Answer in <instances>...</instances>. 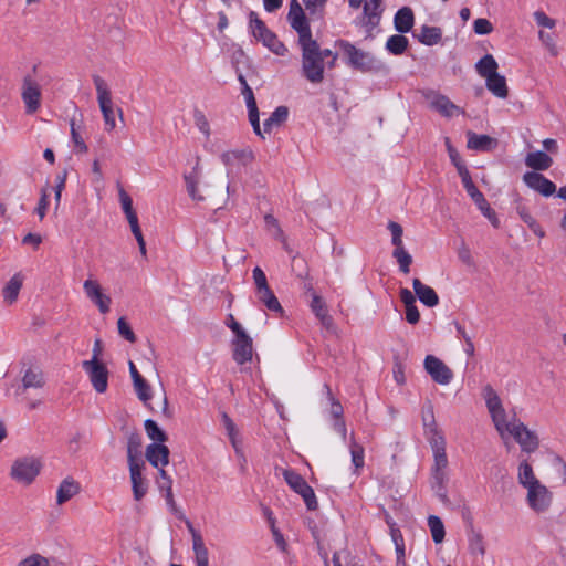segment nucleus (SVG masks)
I'll return each instance as SVG.
<instances>
[{
    "instance_id": "obj_17",
    "label": "nucleus",
    "mask_w": 566,
    "mask_h": 566,
    "mask_svg": "<svg viewBox=\"0 0 566 566\" xmlns=\"http://www.w3.org/2000/svg\"><path fill=\"white\" fill-rule=\"evenodd\" d=\"M146 459L155 467H165L169 462V449L161 443H150L146 448Z\"/></svg>"
},
{
    "instance_id": "obj_52",
    "label": "nucleus",
    "mask_w": 566,
    "mask_h": 566,
    "mask_svg": "<svg viewBox=\"0 0 566 566\" xmlns=\"http://www.w3.org/2000/svg\"><path fill=\"white\" fill-rule=\"evenodd\" d=\"M71 137H72V140L74 143V147H75V150L76 153H81V154H84L87 151V145L85 144L84 139L82 138V136L80 135L76 126H75V120L72 119L71 120Z\"/></svg>"
},
{
    "instance_id": "obj_62",
    "label": "nucleus",
    "mask_w": 566,
    "mask_h": 566,
    "mask_svg": "<svg viewBox=\"0 0 566 566\" xmlns=\"http://www.w3.org/2000/svg\"><path fill=\"white\" fill-rule=\"evenodd\" d=\"M233 154H235V160L241 161L244 166L254 159V154L249 148L233 150Z\"/></svg>"
},
{
    "instance_id": "obj_13",
    "label": "nucleus",
    "mask_w": 566,
    "mask_h": 566,
    "mask_svg": "<svg viewBox=\"0 0 566 566\" xmlns=\"http://www.w3.org/2000/svg\"><path fill=\"white\" fill-rule=\"evenodd\" d=\"M83 289L86 296L98 307L102 314L109 312L112 300L102 292V287L96 280H86Z\"/></svg>"
},
{
    "instance_id": "obj_50",
    "label": "nucleus",
    "mask_w": 566,
    "mask_h": 566,
    "mask_svg": "<svg viewBox=\"0 0 566 566\" xmlns=\"http://www.w3.org/2000/svg\"><path fill=\"white\" fill-rule=\"evenodd\" d=\"M291 266L298 279H308V268L303 258L298 255L293 256Z\"/></svg>"
},
{
    "instance_id": "obj_59",
    "label": "nucleus",
    "mask_w": 566,
    "mask_h": 566,
    "mask_svg": "<svg viewBox=\"0 0 566 566\" xmlns=\"http://www.w3.org/2000/svg\"><path fill=\"white\" fill-rule=\"evenodd\" d=\"M252 273L256 286V292L270 287L268 284L266 275L261 268H254Z\"/></svg>"
},
{
    "instance_id": "obj_47",
    "label": "nucleus",
    "mask_w": 566,
    "mask_h": 566,
    "mask_svg": "<svg viewBox=\"0 0 566 566\" xmlns=\"http://www.w3.org/2000/svg\"><path fill=\"white\" fill-rule=\"evenodd\" d=\"M388 230L391 233V243L395 247V249L405 248L403 242H402V234H403L402 227L395 221H389Z\"/></svg>"
},
{
    "instance_id": "obj_4",
    "label": "nucleus",
    "mask_w": 566,
    "mask_h": 566,
    "mask_svg": "<svg viewBox=\"0 0 566 566\" xmlns=\"http://www.w3.org/2000/svg\"><path fill=\"white\" fill-rule=\"evenodd\" d=\"M41 461L35 457H20L10 469V478L19 484L30 485L40 474Z\"/></svg>"
},
{
    "instance_id": "obj_44",
    "label": "nucleus",
    "mask_w": 566,
    "mask_h": 566,
    "mask_svg": "<svg viewBox=\"0 0 566 566\" xmlns=\"http://www.w3.org/2000/svg\"><path fill=\"white\" fill-rule=\"evenodd\" d=\"M542 490L536 491L533 502H528L530 506L538 512L546 510L549 505V497L547 496V489L539 483Z\"/></svg>"
},
{
    "instance_id": "obj_7",
    "label": "nucleus",
    "mask_w": 566,
    "mask_h": 566,
    "mask_svg": "<svg viewBox=\"0 0 566 566\" xmlns=\"http://www.w3.org/2000/svg\"><path fill=\"white\" fill-rule=\"evenodd\" d=\"M96 92H97V101L99 104L101 112L103 114V118L105 122L106 130H113L116 126L115 123V111L113 108V102L111 97V92L107 88L105 81L95 75L93 77Z\"/></svg>"
},
{
    "instance_id": "obj_29",
    "label": "nucleus",
    "mask_w": 566,
    "mask_h": 566,
    "mask_svg": "<svg viewBox=\"0 0 566 566\" xmlns=\"http://www.w3.org/2000/svg\"><path fill=\"white\" fill-rule=\"evenodd\" d=\"M415 23V15L412 10L409 7H402L399 9L394 18V24L395 29L399 33H407L409 32Z\"/></svg>"
},
{
    "instance_id": "obj_19",
    "label": "nucleus",
    "mask_w": 566,
    "mask_h": 566,
    "mask_svg": "<svg viewBox=\"0 0 566 566\" xmlns=\"http://www.w3.org/2000/svg\"><path fill=\"white\" fill-rule=\"evenodd\" d=\"M144 465V462L129 465L133 495L136 501H140L147 493V485L142 473Z\"/></svg>"
},
{
    "instance_id": "obj_63",
    "label": "nucleus",
    "mask_w": 566,
    "mask_h": 566,
    "mask_svg": "<svg viewBox=\"0 0 566 566\" xmlns=\"http://www.w3.org/2000/svg\"><path fill=\"white\" fill-rule=\"evenodd\" d=\"M538 35H539L541 41L547 46L549 52L553 55H556L557 54V50H556V45H555V42H554L553 34L548 33V32H545V31H539Z\"/></svg>"
},
{
    "instance_id": "obj_38",
    "label": "nucleus",
    "mask_w": 566,
    "mask_h": 566,
    "mask_svg": "<svg viewBox=\"0 0 566 566\" xmlns=\"http://www.w3.org/2000/svg\"><path fill=\"white\" fill-rule=\"evenodd\" d=\"M259 301L271 312L283 314L284 310L270 287L256 292Z\"/></svg>"
},
{
    "instance_id": "obj_1",
    "label": "nucleus",
    "mask_w": 566,
    "mask_h": 566,
    "mask_svg": "<svg viewBox=\"0 0 566 566\" xmlns=\"http://www.w3.org/2000/svg\"><path fill=\"white\" fill-rule=\"evenodd\" d=\"M336 46L343 52V57L347 66L361 73H386L388 66L380 59L376 57L371 52L356 48L346 40L336 41Z\"/></svg>"
},
{
    "instance_id": "obj_15",
    "label": "nucleus",
    "mask_w": 566,
    "mask_h": 566,
    "mask_svg": "<svg viewBox=\"0 0 566 566\" xmlns=\"http://www.w3.org/2000/svg\"><path fill=\"white\" fill-rule=\"evenodd\" d=\"M518 482L528 491L527 501L533 502L536 491L542 489L539 488V481L534 475L533 468L527 460H523L518 465Z\"/></svg>"
},
{
    "instance_id": "obj_14",
    "label": "nucleus",
    "mask_w": 566,
    "mask_h": 566,
    "mask_svg": "<svg viewBox=\"0 0 566 566\" xmlns=\"http://www.w3.org/2000/svg\"><path fill=\"white\" fill-rule=\"evenodd\" d=\"M524 184L541 193L544 197H549L555 193L556 186L553 181L547 179L544 175L536 171H527L523 175Z\"/></svg>"
},
{
    "instance_id": "obj_3",
    "label": "nucleus",
    "mask_w": 566,
    "mask_h": 566,
    "mask_svg": "<svg viewBox=\"0 0 566 566\" xmlns=\"http://www.w3.org/2000/svg\"><path fill=\"white\" fill-rule=\"evenodd\" d=\"M249 18L253 36L261 41L263 45L274 54L283 56L287 52V49L284 43L277 39L276 34L268 29L265 23L254 11L250 12Z\"/></svg>"
},
{
    "instance_id": "obj_55",
    "label": "nucleus",
    "mask_w": 566,
    "mask_h": 566,
    "mask_svg": "<svg viewBox=\"0 0 566 566\" xmlns=\"http://www.w3.org/2000/svg\"><path fill=\"white\" fill-rule=\"evenodd\" d=\"M268 518H269V522L271 524V528H272V533H273V536H274V541L276 543V545L279 546V548L282 551V552H285L286 551V542L282 535V533L275 527L274 525V518H272V512L269 511L268 513Z\"/></svg>"
},
{
    "instance_id": "obj_2",
    "label": "nucleus",
    "mask_w": 566,
    "mask_h": 566,
    "mask_svg": "<svg viewBox=\"0 0 566 566\" xmlns=\"http://www.w3.org/2000/svg\"><path fill=\"white\" fill-rule=\"evenodd\" d=\"M302 51V74L313 84L322 83L324 80L325 62L321 56V48L317 41L304 43Z\"/></svg>"
},
{
    "instance_id": "obj_42",
    "label": "nucleus",
    "mask_w": 566,
    "mask_h": 566,
    "mask_svg": "<svg viewBox=\"0 0 566 566\" xmlns=\"http://www.w3.org/2000/svg\"><path fill=\"white\" fill-rule=\"evenodd\" d=\"M147 436L155 441L154 443H164L167 441V434L158 427L156 421L147 419L144 423Z\"/></svg>"
},
{
    "instance_id": "obj_6",
    "label": "nucleus",
    "mask_w": 566,
    "mask_h": 566,
    "mask_svg": "<svg viewBox=\"0 0 566 566\" xmlns=\"http://www.w3.org/2000/svg\"><path fill=\"white\" fill-rule=\"evenodd\" d=\"M287 20L291 28L298 34L300 45L315 41L312 36L308 19L297 0L291 1Z\"/></svg>"
},
{
    "instance_id": "obj_12",
    "label": "nucleus",
    "mask_w": 566,
    "mask_h": 566,
    "mask_svg": "<svg viewBox=\"0 0 566 566\" xmlns=\"http://www.w3.org/2000/svg\"><path fill=\"white\" fill-rule=\"evenodd\" d=\"M424 369L440 385H448L453 378L452 370L438 357L428 355L424 358Z\"/></svg>"
},
{
    "instance_id": "obj_36",
    "label": "nucleus",
    "mask_w": 566,
    "mask_h": 566,
    "mask_svg": "<svg viewBox=\"0 0 566 566\" xmlns=\"http://www.w3.org/2000/svg\"><path fill=\"white\" fill-rule=\"evenodd\" d=\"M23 277L20 273L14 274L6 284L2 291L3 298L7 303L12 304L17 301L19 292L22 287Z\"/></svg>"
},
{
    "instance_id": "obj_51",
    "label": "nucleus",
    "mask_w": 566,
    "mask_h": 566,
    "mask_svg": "<svg viewBox=\"0 0 566 566\" xmlns=\"http://www.w3.org/2000/svg\"><path fill=\"white\" fill-rule=\"evenodd\" d=\"M484 391L486 392V407L490 413L503 407L501 399L499 398V396L495 394L491 386H486L484 388Z\"/></svg>"
},
{
    "instance_id": "obj_41",
    "label": "nucleus",
    "mask_w": 566,
    "mask_h": 566,
    "mask_svg": "<svg viewBox=\"0 0 566 566\" xmlns=\"http://www.w3.org/2000/svg\"><path fill=\"white\" fill-rule=\"evenodd\" d=\"M428 526L430 528L433 542L436 544L442 543L446 536V531L441 518L436 515H430L428 517Z\"/></svg>"
},
{
    "instance_id": "obj_58",
    "label": "nucleus",
    "mask_w": 566,
    "mask_h": 566,
    "mask_svg": "<svg viewBox=\"0 0 566 566\" xmlns=\"http://www.w3.org/2000/svg\"><path fill=\"white\" fill-rule=\"evenodd\" d=\"M193 118L198 129L208 137L210 135V126L205 114L201 111H196L193 114Z\"/></svg>"
},
{
    "instance_id": "obj_20",
    "label": "nucleus",
    "mask_w": 566,
    "mask_h": 566,
    "mask_svg": "<svg viewBox=\"0 0 566 566\" xmlns=\"http://www.w3.org/2000/svg\"><path fill=\"white\" fill-rule=\"evenodd\" d=\"M492 421L494 423L495 429L497 430L501 438L504 440L505 446L510 449L509 443L506 442V438L509 432L511 431V427H514L518 421L515 416H513L511 421L506 420V412L504 408H500L499 410L490 413Z\"/></svg>"
},
{
    "instance_id": "obj_28",
    "label": "nucleus",
    "mask_w": 566,
    "mask_h": 566,
    "mask_svg": "<svg viewBox=\"0 0 566 566\" xmlns=\"http://www.w3.org/2000/svg\"><path fill=\"white\" fill-rule=\"evenodd\" d=\"M80 484L73 478L64 479L57 488L56 503L59 505L64 504L74 495H76L80 492Z\"/></svg>"
},
{
    "instance_id": "obj_46",
    "label": "nucleus",
    "mask_w": 566,
    "mask_h": 566,
    "mask_svg": "<svg viewBox=\"0 0 566 566\" xmlns=\"http://www.w3.org/2000/svg\"><path fill=\"white\" fill-rule=\"evenodd\" d=\"M446 481H447V476L439 474L438 478H432V483H431V488H432L434 494L444 504L449 503V497L447 495V489H446Z\"/></svg>"
},
{
    "instance_id": "obj_64",
    "label": "nucleus",
    "mask_w": 566,
    "mask_h": 566,
    "mask_svg": "<svg viewBox=\"0 0 566 566\" xmlns=\"http://www.w3.org/2000/svg\"><path fill=\"white\" fill-rule=\"evenodd\" d=\"M553 462H554V467L556 468V470L562 479V482L565 484L566 483V462L559 455H555Z\"/></svg>"
},
{
    "instance_id": "obj_22",
    "label": "nucleus",
    "mask_w": 566,
    "mask_h": 566,
    "mask_svg": "<svg viewBox=\"0 0 566 566\" xmlns=\"http://www.w3.org/2000/svg\"><path fill=\"white\" fill-rule=\"evenodd\" d=\"M430 104L432 108L446 117H452L463 113L459 106L453 104L447 96L441 94H434Z\"/></svg>"
},
{
    "instance_id": "obj_11",
    "label": "nucleus",
    "mask_w": 566,
    "mask_h": 566,
    "mask_svg": "<svg viewBox=\"0 0 566 566\" xmlns=\"http://www.w3.org/2000/svg\"><path fill=\"white\" fill-rule=\"evenodd\" d=\"M231 346L232 358L238 365H244L252 360L253 342L247 332L234 336L231 342Z\"/></svg>"
},
{
    "instance_id": "obj_56",
    "label": "nucleus",
    "mask_w": 566,
    "mask_h": 566,
    "mask_svg": "<svg viewBox=\"0 0 566 566\" xmlns=\"http://www.w3.org/2000/svg\"><path fill=\"white\" fill-rule=\"evenodd\" d=\"M17 566H49V560L40 554H32L22 559Z\"/></svg>"
},
{
    "instance_id": "obj_35",
    "label": "nucleus",
    "mask_w": 566,
    "mask_h": 566,
    "mask_svg": "<svg viewBox=\"0 0 566 566\" xmlns=\"http://www.w3.org/2000/svg\"><path fill=\"white\" fill-rule=\"evenodd\" d=\"M381 0H366L364 4V14L367 17L366 25L369 29L375 28L380 20Z\"/></svg>"
},
{
    "instance_id": "obj_24",
    "label": "nucleus",
    "mask_w": 566,
    "mask_h": 566,
    "mask_svg": "<svg viewBox=\"0 0 566 566\" xmlns=\"http://www.w3.org/2000/svg\"><path fill=\"white\" fill-rule=\"evenodd\" d=\"M497 146V140L489 135L468 132V148L478 151H491Z\"/></svg>"
},
{
    "instance_id": "obj_25",
    "label": "nucleus",
    "mask_w": 566,
    "mask_h": 566,
    "mask_svg": "<svg viewBox=\"0 0 566 566\" xmlns=\"http://www.w3.org/2000/svg\"><path fill=\"white\" fill-rule=\"evenodd\" d=\"M525 165L533 171H543L551 168L553 159L547 153L537 150L528 153L525 157Z\"/></svg>"
},
{
    "instance_id": "obj_39",
    "label": "nucleus",
    "mask_w": 566,
    "mask_h": 566,
    "mask_svg": "<svg viewBox=\"0 0 566 566\" xmlns=\"http://www.w3.org/2000/svg\"><path fill=\"white\" fill-rule=\"evenodd\" d=\"M499 64L491 54H485L476 64L475 70L481 77H488L497 73Z\"/></svg>"
},
{
    "instance_id": "obj_34",
    "label": "nucleus",
    "mask_w": 566,
    "mask_h": 566,
    "mask_svg": "<svg viewBox=\"0 0 566 566\" xmlns=\"http://www.w3.org/2000/svg\"><path fill=\"white\" fill-rule=\"evenodd\" d=\"M289 117V108L279 106L272 112L269 118L263 123L264 133H271L273 128L280 127Z\"/></svg>"
},
{
    "instance_id": "obj_26",
    "label": "nucleus",
    "mask_w": 566,
    "mask_h": 566,
    "mask_svg": "<svg viewBox=\"0 0 566 566\" xmlns=\"http://www.w3.org/2000/svg\"><path fill=\"white\" fill-rule=\"evenodd\" d=\"M422 423H423L424 433L428 437V440L430 438L443 437L438 429L436 418H434V412H433V405L431 403V401H428L422 407Z\"/></svg>"
},
{
    "instance_id": "obj_5",
    "label": "nucleus",
    "mask_w": 566,
    "mask_h": 566,
    "mask_svg": "<svg viewBox=\"0 0 566 566\" xmlns=\"http://www.w3.org/2000/svg\"><path fill=\"white\" fill-rule=\"evenodd\" d=\"M283 478H284L285 482L287 483V485L295 493H297L302 496L307 510L314 511L318 507V503H317L316 495L314 493L313 488L311 485H308L306 480L301 474H298L294 470L285 469L283 471Z\"/></svg>"
},
{
    "instance_id": "obj_32",
    "label": "nucleus",
    "mask_w": 566,
    "mask_h": 566,
    "mask_svg": "<svg viewBox=\"0 0 566 566\" xmlns=\"http://www.w3.org/2000/svg\"><path fill=\"white\" fill-rule=\"evenodd\" d=\"M417 40L428 46L438 44L442 39V30L439 27L422 25L420 32L413 34Z\"/></svg>"
},
{
    "instance_id": "obj_53",
    "label": "nucleus",
    "mask_w": 566,
    "mask_h": 566,
    "mask_svg": "<svg viewBox=\"0 0 566 566\" xmlns=\"http://www.w3.org/2000/svg\"><path fill=\"white\" fill-rule=\"evenodd\" d=\"M117 327H118V333L123 338H125L126 340H128L130 343L136 342V335L133 332L132 327L129 326V324L127 323L125 317L118 318Z\"/></svg>"
},
{
    "instance_id": "obj_45",
    "label": "nucleus",
    "mask_w": 566,
    "mask_h": 566,
    "mask_svg": "<svg viewBox=\"0 0 566 566\" xmlns=\"http://www.w3.org/2000/svg\"><path fill=\"white\" fill-rule=\"evenodd\" d=\"M133 385L139 400H142L145 405H148L153 395L151 387L147 382V380L145 378L137 379L136 381L133 382Z\"/></svg>"
},
{
    "instance_id": "obj_54",
    "label": "nucleus",
    "mask_w": 566,
    "mask_h": 566,
    "mask_svg": "<svg viewBox=\"0 0 566 566\" xmlns=\"http://www.w3.org/2000/svg\"><path fill=\"white\" fill-rule=\"evenodd\" d=\"M473 30L479 35H485L493 31V25L488 19L478 18L473 22Z\"/></svg>"
},
{
    "instance_id": "obj_33",
    "label": "nucleus",
    "mask_w": 566,
    "mask_h": 566,
    "mask_svg": "<svg viewBox=\"0 0 566 566\" xmlns=\"http://www.w3.org/2000/svg\"><path fill=\"white\" fill-rule=\"evenodd\" d=\"M45 385L43 373L40 368H28L22 377V388L24 390L30 388H42Z\"/></svg>"
},
{
    "instance_id": "obj_61",
    "label": "nucleus",
    "mask_w": 566,
    "mask_h": 566,
    "mask_svg": "<svg viewBox=\"0 0 566 566\" xmlns=\"http://www.w3.org/2000/svg\"><path fill=\"white\" fill-rule=\"evenodd\" d=\"M405 307H406V321L412 325L417 324L420 321V313H419V310H418L416 303H413L412 305H407Z\"/></svg>"
},
{
    "instance_id": "obj_49",
    "label": "nucleus",
    "mask_w": 566,
    "mask_h": 566,
    "mask_svg": "<svg viewBox=\"0 0 566 566\" xmlns=\"http://www.w3.org/2000/svg\"><path fill=\"white\" fill-rule=\"evenodd\" d=\"M306 10L312 17H315L317 19L323 18L324 13V6L327 0H303Z\"/></svg>"
},
{
    "instance_id": "obj_30",
    "label": "nucleus",
    "mask_w": 566,
    "mask_h": 566,
    "mask_svg": "<svg viewBox=\"0 0 566 566\" xmlns=\"http://www.w3.org/2000/svg\"><path fill=\"white\" fill-rule=\"evenodd\" d=\"M187 527L192 536V546L196 555L197 565L209 563L208 549L205 546L202 536L198 533L189 521H186Z\"/></svg>"
},
{
    "instance_id": "obj_40",
    "label": "nucleus",
    "mask_w": 566,
    "mask_h": 566,
    "mask_svg": "<svg viewBox=\"0 0 566 566\" xmlns=\"http://www.w3.org/2000/svg\"><path fill=\"white\" fill-rule=\"evenodd\" d=\"M409 40L401 34H395L388 38L386 42V50L394 55H401L408 48Z\"/></svg>"
},
{
    "instance_id": "obj_9",
    "label": "nucleus",
    "mask_w": 566,
    "mask_h": 566,
    "mask_svg": "<svg viewBox=\"0 0 566 566\" xmlns=\"http://www.w3.org/2000/svg\"><path fill=\"white\" fill-rule=\"evenodd\" d=\"M507 436H512L521 446L522 451L526 453H533L538 449V437L520 420L514 424V427H511V431Z\"/></svg>"
},
{
    "instance_id": "obj_37",
    "label": "nucleus",
    "mask_w": 566,
    "mask_h": 566,
    "mask_svg": "<svg viewBox=\"0 0 566 566\" xmlns=\"http://www.w3.org/2000/svg\"><path fill=\"white\" fill-rule=\"evenodd\" d=\"M311 310L315 316L322 322L323 325L328 326L332 323V317L328 315V311L324 300L313 292L311 301Z\"/></svg>"
},
{
    "instance_id": "obj_48",
    "label": "nucleus",
    "mask_w": 566,
    "mask_h": 566,
    "mask_svg": "<svg viewBox=\"0 0 566 566\" xmlns=\"http://www.w3.org/2000/svg\"><path fill=\"white\" fill-rule=\"evenodd\" d=\"M323 388L331 402V415L336 419H340L344 412L342 403L334 397L331 387L327 384H325Z\"/></svg>"
},
{
    "instance_id": "obj_27",
    "label": "nucleus",
    "mask_w": 566,
    "mask_h": 566,
    "mask_svg": "<svg viewBox=\"0 0 566 566\" xmlns=\"http://www.w3.org/2000/svg\"><path fill=\"white\" fill-rule=\"evenodd\" d=\"M471 199L474 201L482 214L491 222L494 228H500V220L494 209L491 208L490 203L485 199L484 195L478 190L472 193Z\"/></svg>"
},
{
    "instance_id": "obj_60",
    "label": "nucleus",
    "mask_w": 566,
    "mask_h": 566,
    "mask_svg": "<svg viewBox=\"0 0 566 566\" xmlns=\"http://www.w3.org/2000/svg\"><path fill=\"white\" fill-rule=\"evenodd\" d=\"M534 19L536 23L539 27L553 29L555 27V20L549 18L545 12L543 11H536L534 12Z\"/></svg>"
},
{
    "instance_id": "obj_18",
    "label": "nucleus",
    "mask_w": 566,
    "mask_h": 566,
    "mask_svg": "<svg viewBox=\"0 0 566 566\" xmlns=\"http://www.w3.org/2000/svg\"><path fill=\"white\" fill-rule=\"evenodd\" d=\"M412 286L416 297H418L423 305L434 307L439 304V296L431 286L423 284L419 279L412 280Z\"/></svg>"
},
{
    "instance_id": "obj_31",
    "label": "nucleus",
    "mask_w": 566,
    "mask_h": 566,
    "mask_svg": "<svg viewBox=\"0 0 566 566\" xmlns=\"http://www.w3.org/2000/svg\"><path fill=\"white\" fill-rule=\"evenodd\" d=\"M485 85L486 88L499 98H506L509 95L506 80L499 73L485 77Z\"/></svg>"
},
{
    "instance_id": "obj_57",
    "label": "nucleus",
    "mask_w": 566,
    "mask_h": 566,
    "mask_svg": "<svg viewBox=\"0 0 566 566\" xmlns=\"http://www.w3.org/2000/svg\"><path fill=\"white\" fill-rule=\"evenodd\" d=\"M248 113H249V120H250L251 126L253 127L254 133L258 136H261L262 138H264V136L261 132V127H260L258 105L249 107Z\"/></svg>"
},
{
    "instance_id": "obj_21",
    "label": "nucleus",
    "mask_w": 566,
    "mask_h": 566,
    "mask_svg": "<svg viewBox=\"0 0 566 566\" xmlns=\"http://www.w3.org/2000/svg\"><path fill=\"white\" fill-rule=\"evenodd\" d=\"M199 160H200V158H197V163H196L195 167L192 168V170L190 172L184 175L187 192H188L189 197L195 201H203L205 200V197L198 192V185L201 180V170L199 167Z\"/></svg>"
},
{
    "instance_id": "obj_23",
    "label": "nucleus",
    "mask_w": 566,
    "mask_h": 566,
    "mask_svg": "<svg viewBox=\"0 0 566 566\" xmlns=\"http://www.w3.org/2000/svg\"><path fill=\"white\" fill-rule=\"evenodd\" d=\"M142 443H143L142 434L137 430H134L133 432H130L128 434V438H127V460H128V465H132V463L133 464H139L140 462H144L140 459V457H142Z\"/></svg>"
},
{
    "instance_id": "obj_43",
    "label": "nucleus",
    "mask_w": 566,
    "mask_h": 566,
    "mask_svg": "<svg viewBox=\"0 0 566 566\" xmlns=\"http://www.w3.org/2000/svg\"><path fill=\"white\" fill-rule=\"evenodd\" d=\"M392 258L396 259L400 272H402L403 274H408L410 272V265L413 260L410 253L405 248L394 249Z\"/></svg>"
},
{
    "instance_id": "obj_10",
    "label": "nucleus",
    "mask_w": 566,
    "mask_h": 566,
    "mask_svg": "<svg viewBox=\"0 0 566 566\" xmlns=\"http://www.w3.org/2000/svg\"><path fill=\"white\" fill-rule=\"evenodd\" d=\"M22 99L25 104L27 114H34L41 105V90L31 75H25L22 83Z\"/></svg>"
},
{
    "instance_id": "obj_16",
    "label": "nucleus",
    "mask_w": 566,
    "mask_h": 566,
    "mask_svg": "<svg viewBox=\"0 0 566 566\" xmlns=\"http://www.w3.org/2000/svg\"><path fill=\"white\" fill-rule=\"evenodd\" d=\"M429 442L433 449L434 454V467L432 469V478H438L439 474L447 476L444 469L448 465V458L446 453L444 438H430Z\"/></svg>"
},
{
    "instance_id": "obj_8",
    "label": "nucleus",
    "mask_w": 566,
    "mask_h": 566,
    "mask_svg": "<svg viewBox=\"0 0 566 566\" xmlns=\"http://www.w3.org/2000/svg\"><path fill=\"white\" fill-rule=\"evenodd\" d=\"M83 369L88 375L93 388L98 394H104L108 387L109 371L103 361L84 360Z\"/></svg>"
}]
</instances>
